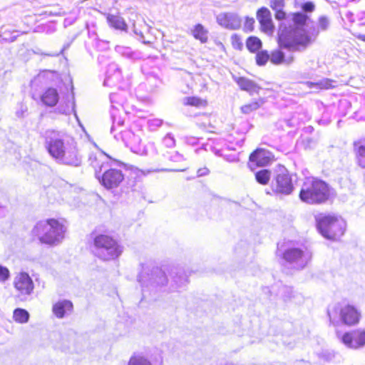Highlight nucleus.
<instances>
[{
  "label": "nucleus",
  "mask_w": 365,
  "mask_h": 365,
  "mask_svg": "<svg viewBox=\"0 0 365 365\" xmlns=\"http://www.w3.org/2000/svg\"><path fill=\"white\" fill-rule=\"evenodd\" d=\"M138 281L142 287L143 297L154 300L164 293L180 292L188 282L183 270L178 268L172 270L169 281L165 272L157 267L152 269L143 267Z\"/></svg>",
  "instance_id": "obj_1"
},
{
  "label": "nucleus",
  "mask_w": 365,
  "mask_h": 365,
  "mask_svg": "<svg viewBox=\"0 0 365 365\" xmlns=\"http://www.w3.org/2000/svg\"><path fill=\"white\" fill-rule=\"evenodd\" d=\"M307 20V14L295 13L292 15L293 25L287 26L284 22L279 24L278 38L281 48L292 52L307 49L319 34V30L315 28L312 31L307 30L309 27Z\"/></svg>",
  "instance_id": "obj_2"
},
{
  "label": "nucleus",
  "mask_w": 365,
  "mask_h": 365,
  "mask_svg": "<svg viewBox=\"0 0 365 365\" xmlns=\"http://www.w3.org/2000/svg\"><path fill=\"white\" fill-rule=\"evenodd\" d=\"M46 146L49 154L61 163L78 166L81 163L74 143H64L61 135L56 131L46 132Z\"/></svg>",
  "instance_id": "obj_3"
},
{
  "label": "nucleus",
  "mask_w": 365,
  "mask_h": 365,
  "mask_svg": "<svg viewBox=\"0 0 365 365\" xmlns=\"http://www.w3.org/2000/svg\"><path fill=\"white\" fill-rule=\"evenodd\" d=\"M66 230V227L62 222L51 218L36 222L31 232L41 244L56 247L63 242Z\"/></svg>",
  "instance_id": "obj_4"
},
{
  "label": "nucleus",
  "mask_w": 365,
  "mask_h": 365,
  "mask_svg": "<svg viewBox=\"0 0 365 365\" xmlns=\"http://www.w3.org/2000/svg\"><path fill=\"white\" fill-rule=\"evenodd\" d=\"M332 189L328 183L317 178H307L303 182L299 197L309 205H321L331 197Z\"/></svg>",
  "instance_id": "obj_5"
},
{
  "label": "nucleus",
  "mask_w": 365,
  "mask_h": 365,
  "mask_svg": "<svg viewBox=\"0 0 365 365\" xmlns=\"http://www.w3.org/2000/svg\"><path fill=\"white\" fill-rule=\"evenodd\" d=\"M93 146L99 150V157L94 158L96 163L95 176L98 182L106 189H113L118 187L124 180V174L120 170L108 168V160L111 157L106 153L100 150L98 146L93 142Z\"/></svg>",
  "instance_id": "obj_6"
},
{
  "label": "nucleus",
  "mask_w": 365,
  "mask_h": 365,
  "mask_svg": "<svg viewBox=\"0 0 365 365\" xmlns=\"http://www.w3.org/2000/svg\"><path fill=\"white\" fill-rule=\"evenodd\" d=\"M277 255L280 257L282 266L294 270L304 269L312 259V253L304 246H288L284 250L278 249Z\"/></svg>",
  "instance_id": "obj_7"
},
{
  "label": "nucleus",
  "mask_w": 365,
  "mask_h": 365,
  "mask_svg": "<svg viewBox=\"0 0 365 365\" xmlns=\"http://www.w3.org/2000/svg\"><path fill=\"white\" fill-rule=\"evenodd\" d=\"M316 221L319 232L327 239L336 240L344 233L346 222L340 217L321 214Z\"/></svg>",
  "instance_id": "obj_8"
},
{
  "label": "nucleus",
  "mask_w": 365,
  "mask_h": 365,
  "mask_svg": "<svg viewBox=\"0 0 365 365\" xmlns=\"http://www.w3.org/2000/svg\"><path fill=\"white\" fill-rule=\"evenodd\" d=\"M95 255L104 261L115 259L123 252V247L113 238L106 235H99L94 239Z\"/></svg>",
  "instance_id": "obj_9"
},
{
  "label": "nucleus",
  "mask_w": 365,
  "mask_h": 365,
  "mask_svg": "<svg viewBox=\"0 0 365 365\" xmlns=\"http://www.w3.org/2000/svg\"><path fill=\"white\" fill-rule=\"evenodd\" d=\"M328 316L330 322L334 325L341 322L347 326H354L359 323L361 312L351 304H336L328 309Z\"/></svg>",
  "instance_id": "obj_10"
},
{
  "label": "nucleus",
  "mask_w": 365,
  "mask_h": 365,
  "mask_svg": "<svg viewBox=\"0 0 365 365\" xmlns=\"http://www.w3.org/2000/svg\"><path fill=\"white\" fill-rule=\"evenodd\" d=\"M272 189L274 192L289 195L294 189L289 173L284 167L280 168L272 180Z\"/></svg>",
  "instance_id": "obj_11"
},
{
  "label": "nucleus",
  "mask_w": 365,
  "mask_h": 365,
  "mask_svg": "<svg viewBox=\"0 0 365 365\" xmlns=\"http://www.w3.org/2000/svg\"><path fill=\"white\" fill-rule=\"evenodd\" d=\"M340 341L349 349H359L365 346V330L356 329L340 334L337 333Z\"/></svg>",
  "instance_id": "obj_12"
},
{
  "label": "nucleus",
  "mask_w": 365,
  "mask_h": 365,
  "mask_svg": "<svg viewBox=\"0 0 365 365\" xmlns=\"http://www.w3.org/2000/svg\"><path fill=\"white\" fill-rule=\"evenodd\" d=\"M122 76L121 71L118 64L111 63L108 65L106 78L104 80V86H118L119 88H124L128 87L130 84L129 81L127 80L124 82Z\"/></svg>",
  "instance_id": "obj_13"
},
{
  "label": "nucleus",
  "mask_w": 365,
  "mask_h": 365,
  "mask_svg": "<svg viewBox=\"0 0 365 365\" xmlns=\"http://www.w3.org/2000/svg\"><path fill=\"white\" fill-rule=\"evenodd\" d=\"M130 21L132 22L131 30L137 39L143 43H149V41H147L145 37L149 31V26L143 19L137 14H132L130 17Z\"/></svg>",
  "instance_id": "obj_14"
},
{
  "label": "nucleus",
  "mask_w": 365,
  "mask_h": 365,
  "mask_svg": "<svg viewBox=\"0 0 365 365\" xmlns=\"http://www.w3.org/2000/svg\"><path fill=\"white\" fill-rule=\"evenodd\" d=\"M14 287L21 294L30 295L34 290L33 280L26 272H21L14 279Z\"/></svg>",
  "instance_id": "obj_15"
},
{
  "label": "nucleus",
  "mask_w": 365,
  "mask_h": 365,
  "mask_svg": "<svg viewBox=\"0 0 365 365\" xmlns=\"http://www.w3.org/2000/svg\"><path fill=\"white\" fill-rule=\"evenodd\" d=\"M217 22L225 29L236 30L240 28L242 19L235 13H221L217 16Z\"/></svg>",
  "instance_id": "obj_16"
},
{
  "label": "nucleus",
  "mask_w": 365,
  "mask_h": 365,
  "mask_svg": "<svg viewBox=\"0 0 365 365\" xmlns=\"http://www.w3.org/2000/svg\"><path fill=\"white\" fill-rule=\"evenodd\" d=\"M270 160L269 153L263 149H257L250 155L249 166L251 169L253 166H266Z\"/></svg>",
  "instance_id": "obj_17"
},
{
  "label": "nucleus",
  "mask_w": 365,
  "mask_h": 365,
  "mask_svg": "<svg viewBox=\"0 0 365 365\" xmlns=\"http://www.w3.org/2000/svg\"><path fill=\"white\" fill-rule=\"evenodd\" d=\"M73 311V304L71 301L63 299L56 302L52 307L53 314L58 319H62L71 314Z\"/></svg>",
  "instance_id": "obj_18"
},
{
  "label": "nucleus",
  "mask_w": 365,
  "mask_h": 365,
  "mask_svg": "<svg viewBox=\"0 0 365 365\" xmlns=\"http://www.w3.org/2000/svg\"><path fill=\"white\" fill-rule=\"evenodd\" d=\"M257 18L264 31L267 33L273 31L274 26L271 19V14L267 8L262 7L259 9L257 13Z\"/></svg>",
  "instance_id": "obj_19"
},
{
  "label": "nucleus",
  "mask_w": 365,
  "mask_h": 365,
  "mask_svg": "<svg viewBox=\"0 0 365 365\" xmlns=\"http://www.w3.org/2000/svg\"><path fill=\"white\" fill-rule=\"evenodd\" d=\"M233 79L241 90L248 92L250 95L258 93L261 89L255 81L247 78L233 76Z\"/></svg>",
  "instance_id": "obj_20"
},
{
  "label": "nucleus",
  "mask_w": 365,
  "mask_h": 365,
  "mask_svg": "<svg viewBox=\"0 0 365 365\" xmlns=\"http://www.w3.org/2000/svg\"><path fill=\"white\" fill-rule=\"evenodd\" d=\"M41 102L48 107L55 106L59 100L58 91L54 88H47L40 96Z\"/></svg>",
  "instance_id": "obj_21"
},
{
  "label": "nucleus",
  "mask_w": 365,
  "mask_h": 365,
  "mask_svg": "<svg viewBox=\"0 0 365 365\" xmlns=\"http://www.w3.org/2000/svg\"><path fill=\"white\" fill-rule=\"evenodd\" d=\"M336 82L334 80L329 78H323L317 82L307 81L305 85L309 88L320 91L334 88L336 86Z\"/></svg>",
  "instance_id": "obj_22"
},
{
  "label": "nucleus",
  "mask_w": 365,
  "mask_h": 365,
  "mask_svg": "<svg viewBox=\"0 0 365 365\" xmlns=\"http://www.w3.org/2000/svg\"><path fill=\"white\" fill-rule=\"evenodd\" d=\"M270 61L274 64L286 63L290 64L294 61V56L292 55L285 56V53L282 51H274L272 53Z\"/></svg>",
  "instance_id": "obj_23"
},
{
  "label": "nucleus",
  "mask_w": 365,
  "mask_h": 365,
  "mask_svg": "<svg viewBox=\"0 0 365 365\" xmlns=\"http://www.w3.org/2000/svg\"><path fill=\"white\" fill-rule=\"evenodd\" d=\"M115 51L123 57L130 60H137L140 58V53L137 51H133L131 48L123 46H116Z\"/></svg>",
  "instance_id": "obj_24"
},
{
  "label": "nucleus",
  "mask_w": 365,
  "mask_h": 365,
  "mask_svg": "<svg viewBox=\"0 0 365 365\" xmlns=\"http://www.w3.org/2000/svg\"><path fill=\"white\" fill-rule=\"evenodd\" d=\"M107 21L110 26L113 27L115 29L124 30L127 29V25L125 23L123 18L119 16H113L109 15L107 17Z\"/></svg>",
  "instance_id": "obj_25"
},
{
  "label": "nucleus",
  "mask_w": 365,
  "mask_h": 365,
  "mask_svg": "<svg viewBox=\"0 0 365 365\" xmlns=\"http://www.w3.org/2000/svg\"><path fill=\"white\" fill-rule=\"evenodd\" d=\"M182 102L185 106H191L196 108H204L207 104L205 100L195 96L185 97L182 99Z\"/></svg>",
  "instance_id": "obj_26"
},
{
  "label": "nucleus",
  "mask_w": 365,
  "mask_h": 365,
  "mask_svg": "<svg viewBox=\"0 0 365 365\" xmlns=\"http://www.w3.org/2000/svg\"><path fill=\"white\" fill-rule=\"evenodd\" d=\"M192 33L193 36L196 39L200 40L202 43L207 42L208 32L202 24H197L192 30Z\"/></svg>",
  "instance_id": "obj_27"
},
{
  "label": "nucleus",
  "mask_w": 365,
  "mask_h": 365,
  "mask_svg": "<svg viewBox=\"0 0 365 365\" xmlns=\"http://www.w3.org/2000/svg\"><path fill=\"white\" fill-rule=\"evenodd\" d=\"M66 13H67L66 11H65L62 8H60L58 6H47L43 9V11L40 14V15L51 16L63 15V14H66Z\"/></svg>",
  "instance_id": "obj_28"
},
{
  "label": "nucleus",
  "mask_w": 365,
  "mask_h": 365,
  "mask_svg": "<svg viewBox=\"0 0 365 365\" xmlns=\"http://www.w3.org/2000/svg\"><path fill=\"white\" fill-rule=\"evenodd\" d=\"M246 46L250 52L255 53L261 48L262 41L257 37L250 36L247 40Z\"/></svg>",
  "instance_id": "obj_29"
},
{
  "label": "nucleus",
  "mask_w": 365,
  "mask_h": 365,
  "mask_svg": "<svg viewBox=\"0 0 365 365\" xmlns=\"http://www.w3.org/2000/svg\"><path fill=\"white\" fill-rule=\"evenodd\" d=\"M13 317L16 322L24 324L29 321V314L24 309L17 308L14 311Z\"/></svg>",
  "instance_id": "obj_30"
},
{
  "label": "nucleus",
  "mask_w": 365,
  "mask_h": 365,
  "mask_svg": "<svg viewBox=\"0 0 365 365\" xmlns=\"http://www.w3.org/2000/svg\"><path fill=\"white\" fill-rule=\"evenodd\" d=\"M271 178L270 171L267 169H262L255 173V179L261 185H267Z\"/></svg>",
  "instance_id": "obj_31"
},
{
  "label": "nucleus",
  "mask_w": 365,
  "mask_h": 365,
  "mask_svg": "<svg viewBox=\"0 0 365 365\" xmlns=\"http://www.w3.org/2000/svg\"><path fill=\"white\" fill-rule=\"evenodd\" d=\"M128 365H152L145 357L140 355H134L130 357Z\"/></svg>",
  "instance_id": "obj_32"
},
{
  "label": "nucleus",
  "mask_w": 365,
  "mask_h": 365,
  "mask_svg": "<svg viewBox=\"0 0 365 365\" xmlns=\"http://www.w3.org/2000/svg\"><path fill=\"white\" fill-rule=\"evenodd\" d=\"M19 35V31L14 30L11 32L9 31L6 29L4 27L1 28V37L4 40L6 41H14L17 36Z\"/></svg>",
  "instance_id": "obj_33"
},
{
  "label": "nucleus",
  "mask_w": 365,
  "mask_h": 365,
  "mask_svg": "<svg viewBox=\"0 0 365 365\" xmlns=\"http://www.w3.org/2000/svg\"><path fill=\"white\" fill-rule=\"evenodd\" d=\"M263 103L262 100L259 101L252 102L249 104H247L242 107V113L247 114L251 112L255 111L257 108H259Z\"/></svg>",
  "instance_id": "obj_34"
},
{
  "label": "nucleus",
  "mask_w": 365,
  "mask_h": 365,
  "mask_svg": "<svg viewBox=\"0 0 365 365\" xmlns=\"http://www.w3.org/2000/svg\"><path fill=\"white\" fill-rule=\"evenodd\" d=\"M113 125L110 130L113 132L115 130L122 128L125 123V118L123 115H113L112 118Z\"/></svg>",
  "instance_id": "obj_35"
},
{
  "label": "nucleus",
  "mask_w": 365,
  "mask_h": 365,
  "mask_svg": "<svg viewBox=\"0 0 365 365\" xmlns=\"http://www.w3.org/2000/svg\"><path fill=\"white\" fill-rule=\"evenodd\" d=\"M56 26L53 23L49 22L46 24L38 26L36 29L37 32H44L47 34H51L56 31Z\"/></svg>",
  "instance_id": "obj_36"
},
{
  "label": "nucleus",
  "mask_w": 365,
  "mask_h": 365,
  "mask_svg": "<svg viewBox=\"0 0 365 365\" xmlns=\"http://www.w3.org/2000/svg\"><path fill=\"white\" fill-rule=\"evenodd\" d=\"M269 58V55L267 51H259L256 55L257 64L259 66H264L266 64Z\"/></svg>",
  "instance_id": "obj_37"
},
{
  "label": "nucleus",
  "mask_w": 365,
  "mask_h": 365,
  "mask_svg": "<svg viewBox=\"0 0 365 365\" xmlns=\"http://www.w3.org/2000/svg\"><path fill=\"white\" fill-rule=\"evenodd\" d=\"M76 114V105L74 102V97L72 95L70 97V99L68 100V103L66 104V108L64 110L62 114Z\"/></svg>",
  "instance_id": "obj_38"
},
{
  "label": "nucleus",
  "mask_w": 365,
  "mask_h": 365,
  "mask_svg": "<svg viewBox=\"0 0 365 365\" xmlns=\"http://www.w3.org/2000/svg\"><path fill=\"white\" fill-rule=\"evenodd\" d=\"M358 153H359V158H358L359 165L361 168H365V145H361L359 147Z\"/></svg>",
  "instance_id": "obj_39"
},
{
  "label": "nucleus",
  "mask_w": 365,
  "mask_h": 365,
  "mask_svg": "<svg viewBox=\"0 0 365 365\" xmlns=\"http://www.w3.org/2000/svg\"><path fill=\"white\" fill-rule=\"evenodd\" d=\"M232 47L237 50H241L243 47V43L240 37L237 34H233L231 37Z\"/></svg>",
  "instance_id": "obj_40"
},
{
  "label": "nucleus",
  "mask_w": 365,
  "mask_h": 365,
  "mask_svg": "<svg viewBox=\"0 0 365 365\" xmlns=\"http://www.w3.org/2000/svg\"><path fill=\"white\" fill-rule=\"evenodd\" d=\"M163 144L168 148H172L175 145V140L171 133H168L163 140Z\"/></svg>",
  "instance_id": "obj_41"
},
{
  "label": "nucleus",
  "mask_w": 365,
  "mask_h": 365,
  "mask_svg": "<svg viewBox=\"0 0 365 365\" xmlns=\"http://www.w3.org/2000/svg\"><path fill=\"white\" fill-rule=\"evenodd\" d=\"M10 276L9 270L2 265H0V282L6 281Z\"/></svg>",
  "instance_id": "obj_42"
},
{
  "label": "nucleus",
  "mask_w": 365,
  "mask_h": 365,
  "mask_svg": "<svg viewBox=\"0 0 365 365\" xmlns=\"http://www.w3.org/2000/svg\"><path fill=\"white\" fill-rule=\"evenodd\" d=\"M270 6L273 10H279L284 6V0H270Z\"/></svg>",
  "instance_id": "obj_43"
},
{
  "label": "nucleus",
  "mask_w": 365,
  "mask_h": 365,
  "mask_svg": "<svg viewBox=\"0 0 365 365\" xmlns=\"http://www.w3.org/2000/svg\"><path fill=\"white\" fill-rule=\"evenodd\" d=\"M163 123V120L159 118H153L148 121V127L153 130L160 127Z\"/></svg>",
  "instance_id": "obj_44"
},
{
  "label": "nucleus",
  "mask_w": 365,
  "mask_h": 365,
  "mask_svg": "<svg viewBox=\"0 0 365 365\" xmlns=\"http://www.w3.org/2000/svg\"><path fill=\"white\" fill-rule=\"evenodd\" d=\"M329 26V19L325 16H322L319 19V28L322 31H325L328 29Z\"/></svg>",
  "instance_id": "obj_45"
},
{
  "label": "nucleus",
  "mask_w": 365,
  "mask_h": 365,
  "mask_svg": "<svg viewBox=\"0 0 365 365\" xmlns=\"http://www.w3.org/2000/svg\"><path fill=\"white\" fill-rule=\"evenodd\" d=\"M168 158L173 162H181L185 160L183 155L177 151L172 152Z\"/></svg>",
  "instance_id": "obj_46"
},
{
  "label": "nucleus",
  "mask_w": 365,
  "mask_h": 365,
  "mask_svg": "<svg viewBox=\"0 0 365 365\" xmlns=\"http://www.w3.org/2000/svg\"><path fill=\"white\" fill-rule=\"evenodd\" d=\"M255 20L253 18L247 17L245 22V29L248 31H251L253 29Z\"/></svg>",
  "instance_id": "obj_47"
},
{
  "label": "nucleus",
  "mask_w": 365,
  "mask_h": 365,
  "mask_svg": "<svg viewBox=\"0 0 365 365\" xmlns=\"http://www.w3.org/2000/svg\"><path fill=\"white\" fill-rule=\"evenodd\" d=\"M319 124L322 125H327L329 124L331 119L330 115H321V118L317 119Z\"/></svg>",
  "instance_id": "obj_48"
},
{
  "label": "nucleus",
  "mask_w": 365,
  "mask_h": 365,
  "mask_svg": "<svg viewBox=\"0 0 365 365\" xmlns=\"http://www.w3.org/2000/svg\"><path fill=\"white\" fill-rule=\"evenodd\" d=\"M185 142L191 145H195L198 143V138L193 136H186L185 137Z\"/></svg>",
  "instance_id": "obj_49"
},
{
  "label": "nucleus",
  "mask_w": 365,
  "mask_h": 365,
  "mask_svg": "<svg viewBox=\"0 0 365 365\" xmlns=\"http://www.w3.org/2000/svg\"><path fill=\"white\" fill-rule=\"evenodd\" d=\"M286 17V14L283 11V9L275 10V18L277 20H284Z\"/></svg>",
  "instance_id": "obj_50"
},
{
  "label": "nucleus",
  "mask_w": 365,
  "mask_h": 365,
  "mask_svg": "<svg viewBox=\"0 0 365 365\" xmlns=\"http://www.w3.org/2000/svg\"><path fill=\"white\" fill-rule=\"evenodd\" d=\"M314 5L312 2H306L302 6V9L306 12H311L314 10Z\"/></svg>",
  "instance_id": "obj_51"
},
{
  "label": "nucleus",
  "mask_w": 365,
  "mask_h": 365,
  "mask_svg": "<svg viewBox=\"0 0 365 365\" xmlns=\"http://www.w3.org/2000/svg\"><path fill=\"white\" fill-rule=\"evenodd\" d=\"M209 173H210V170L206 167L199 168L197 171V175L198 177L205 176V175H207Z\"/></svg>",
  "instance_id": "obj_52"
},
{
  "label": "nucleus",
  "mask_w": 365,
  "mask_h": 365,
  "mask_svg": "<svg viewBox=\"0 0 365 365\" xmlns=\"http://www.w3.org/2000/svg\"><path fill=\"white\" fill-rule=\"evenodd\" d=\"M63 51V49H61L59 52H52V53H39L41 55H45L47 56L56 57V56H58L61 53H62Z\"/></svg>",
  "instance_id": "obj_53"
},
{
  "label": "nucleus",
  "mask_w": 365,
  "mask_h": 365,
  "mask_svg": "<svg viewBox=\"0 0 365 365\" xmlns=\"http://www.w3.org/2000/svg\"><path fill=\"white\" fill-rule=\"evenodd\" d=\"M74 19H76V16L66 18L64 20L65 26L71 25L73 22Z\"/></svg>",
  "instance_id": "obj_54"
},
{
  "label": "nucleus",
  "mask_w": 365,
  "mask_h": 365,
  "mask_svg": "<svg viewBox=\"0 0 365 365\" xmlns=\"http://www.w3.org/2000/svg\"><path fill=\"white\" fill-rule=\"evenodd\" d=\"M346 17L351 22H354V19H353V14L350 11L346 12L345 14Z\"/></svg>",
  "instance_id": "obj_55"
},
{
  "label": "nucleus",
  "mask_w": 365,
  "mask_h": 365,
  "mask_svg": "<svg viewBox=\"0 0 365 365\" xmlns=\"http://www.w3.org/2000/svg\"><path fill=\"white\" fill-rule=\"evenodd\" d=\"M115 97H116V95H115V94H111V95H110V102H111V103H112V106H112V108H115L116 110H119V108H118L117 106H115L113 105V100H114V98H115Z\"/></svg>",
  "instance_id": "obj_56"
},
{
  "label": "nucleus",
  "mask_w": 365,
  "mask_h": 365,
  "mask_svg": "<svg viewBox=\"0 0 365 365\" xmlns=\"http://www.w3.org/2000/svg\"><path fill=\"white\" fill-rule=\"evenodd\" d=\"M191 88L187 86L186 88L182 89V92L184 93H188L190 91Z\"/></svg>",
  "instance_id": "obj_57"
},
{
  "label": "nucleus",
  "mask_w": 365,
  "mask_h": 365,
  "mask_svg": "<svg viewBox=\"0 0 365 365\" xmlns=\"http://www.w3.org/2000/svg\"><path fill=\"white\" fill-rule=\"evenodd\" d=\"M357 38L363 41H365V35L359 34Z\"/></svg>",
  "instance_id": "obj_58"
},
{
  "label": "nucleus",
  "mask_w": 365,
  "mask_h": 365,
  "mask_svg": "<svg viewBox=\"0 0 365 365\" xmlns=\"http://www.w3.org/2000/svg\"><path fill=\"white\" fill-rule=\"evenodd\" d=\"M41 78V75H38L35 79H34V81H38V79H40Z\"/></svg>",
  "instance_id": "obj_59"
},
{
  "label": "nucleus",
  "mask_w": 365,
  "mask_h": 365,
  "mask_svg": "<svg viewBox=\"0 0 365 365\" xmlns=\"http://www.w3.org/2000/svg\"><path fill=\"white\" fill-rule=\"evenodd\" d=\"M138 112H148V110H145L141 109V108H139V109L138 110Z\"/></svg>",
  "instance_id": "obj_60"
},
{
  "label": "nucleus",
  "mask_w": 365,
  "mask_h": 365,
  "mask_svg": "<svg viewBox=\"0 0 365 365\" xmlns=\"http://www.w3.org/2000/svg\"><path fill=\"white\" fill-rule=\"evenodd\" d=\"M16 11H18V10H17V9H15L14 11H10V12H9V14H12L13 13L14 14V13H16Z\"/></svg>",
  "instance_id": "obj_61"
},
{
  "label": "nucleus",
  "mask_w": 365,
  "mask_h": 365,
  "mask_svg": "<svg viewBox=\"0 0 365 365\" xmlns=\"http://www.w3.org/2000/svg\"><path fill=\"white\" fill-rule=\"evenodd\" d=\"M341 120H337V124H338V126L340 127V123H341Z\"/></svg>",
  "instance_id": "obj_62"
},
{
  "label": "nucleus",
  "mask_w": 365,
  "mask_h": 365,
  "mask_svg": "<svg viewBox=\"0 0 365 365\" xmlns=\"http://www.w3.org/2000/svg\"><path fill=\"white\" fill-rule=\"evenodd\" d=\"M3 211H4V209L2 207H0V215L2 214Z\"/></svg>",
  "instance_id": "obj_63"
},
{
  "label": "nucleus",
  "mask_w": 365,
  "mask_h": 365,
  "mask_svg": "<svg viewBox=\"0 0 365 365\" xmlns=\"http://www.w3.org/2000/svg\"><path fill=\"white\" fill-rule=\"evenodd\" d=\"M74 116H75L76 119L78 121V115H75Z\"/></svg>",
  "instance_id": "obj_64"
}]
</instances>
